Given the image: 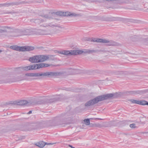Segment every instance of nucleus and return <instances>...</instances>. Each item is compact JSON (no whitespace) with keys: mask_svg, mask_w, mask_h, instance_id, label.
I'll list each match as a JSON object with an SVG mask.
<instances>
[{"mask_svg":"<svg viewBox=\"0 0 148 148\" xmlns=\"http://www.w3.org/2000/svg\"><path fill=\"white\" fill-rule=\"evenodd\" d=\"M61 74L60 72H45L28 73L25 74V76L30 77H51L60 76Z\"/></svg>","mask_w":148,"mask_h":148,"instance_id":"nucleus-1","label":"nucleus"},{"mask_svg":"<svg viewBox=\"0 0 148 148\" xmlns=\"http://www.w3.org/2000/svg\"><path fill=\"white\" fill-rule=\"evenodd\" d=\"M114 95L113 94H108L106 95L98 96L95 98L91 99L86 102L85 106L86 107H88L92 106L98 103L99 102L104 100L107 99L108 98L113 97Z\"/></svg>","mask_w":148,"mask_h":148,"instance_id":"nucleus-2","label":"nucleus"},{"mask_svg":"<svg viewBox=\"0 0 148 148\" xmlns=\"http://www.w3.org/2000/svg\"><path fill=\"white\" fill-rule=\"evenodd\" d=\"M5 32L14 33L16 36H21V29H16L10 26H0V36L1 33Z\"/></svg>","mask_w":148,"mask_h":148,"instance_id":"nucleus-3","label":"nucleus"},{"mask_svg":"<svg viewBox=\"0 0 148 148\" xmlns=\"http://www.w3.org/2000/svg\"><path fill=\"white\" fill-rule=\"evenodd\" d=\"M51 65L45 63H40L38 64H34L25 67H21L18 69L19 70H23L25 71L39 69L41 68L48 67Z\"/></svg>","mask_w":148,"mask_h":148,"instance_id":"nucleus-4","label":"nucleus"},{"mask_svg":"<svg viewBox=\"0 0 148 148\" xmlns=\"http://www.w3.org/2000/svg\"><path fill=\"white\" fill-rule=\"evenodd\" d=\"M68 13L67 12H56V14L49 12L48 14H43L41 15V16L45 18L50 20L51 19H55L57 15L66 16L67 14Z\"/></svg>","mask_w":148,"mask_h":148,"instance_id":"nucleus-5","label":"nucleus"},{"mask_svg":"<svg viewBox=\"0 0 148 148\" xmlns=\"http://www.w3.org/2000/svg\"><path fill=\"white\" fill-rule=\"evenodd\" d=\"M10 48L11 49L19 51H29L34 49V47H32L29 46L20 47L17 45L11 46Z\"/></svg>","mask_w":148,"mask_h":148,"instance_id":"nucleus-6","label":"nucleus"},{"mask_svg":"<svg viewBox=\"0 0 148 148\" xmlns=\"http://www.w3.org/2000/svg\"><path fill=\"white\" fill-rule=\"evenodd\" d=\"M44 56L43 55H38L30 57L28 60L32 63H37L44 62Z\"/></svg>","mask_w":148,"mask_h":148,"instance_id":"nucleus-7","label":"nucleus"},{"mask_svg":"<svg viewBox=\"0 0 148 148\" xmlns=\"http://www.w3.org/2000/svg\"><path fill=\"white\" fill-rule=\"evenodd\" d=\"M34 34H37L38 35H52L53 33L51 32L50 30H46L42 29H34Z\"/></svg>","mask_w":148,"mask_h":148,"instance_id":"nucleus-8","label":"nucleus"},{"mask_svg":"<svg viewBox=\"0 0 148 148\" xmlns=\"http://www.w3.org/2000/svg\"><path fill=\"white\" fill-rule=\"evenodd\" d=\"M56 53L66 56L76 55V50L70 51L62 50L60 51H57Z\"/></svg>","mask_w":148,"mask_h":148,"instance_id":"nucleus-9","label":"nucleus"},{"mask_svg":"<svg viewBox=\"0 0 148 148\" xmlns=\"http://www.w3.org/2000/svg\"><path fill=\"white\" fill-rule=\"evenodd\" d=\"M34 29H21V36L31 35L34 34Z\"/></svg>","mask_w":148,"mask_h":148,"instance_id":"nucleus-10","label":"nucleus"},{"mask_svg":"<svg viewBox=\"0 0 148 148\" xmlns=\"http://www.w3.org/2000/svg\"><path fill=\"white\" fill-rule=\"evenodd\" d=\"M102 43H106V45L109 46H116L118 45L117 42L113 40L104 39H102Z\"/></svg>","mask_w":148,"mask_h":148,"instance_id":"nucleus-11","label":"nucleus"},{"mask_svg":"<svg viewBox=\"0 0 148 148\" xmlns=\"http://www.w3.org/2000/svg\"><path fill=\"white\" fill-rule=\"evenodd\" d=\"M60 97H58L53 99H45V101L47 103H52L55 101L56 100H60L65 99L62 95H60Z\"/></svg>","mask_w":148,"mask_h":148,"instance_id":"nucleus-12","label":"nucleus"},{"mask_svg":"<svg viewBox=\"0 0 148 148\" xmlns=\"http://www.w3.org/2000/svg\"><path fill=\"white\" fill-rule=\"evenodd\" d=\"M44 61L47 60L54 61L57 59V58L55 57V55H44Z\"/></svg>","mask_w":148,"mask_h":148,"instance_id":"nucleus-13","label":"nucleus"},{"mask_svg":"<svg viewBox=\"0 0 148 148\" xmlns=\"http://www.w3.org/2000/svg\"><path fill=\"white\" fill-rule=\"evenodd\" d=\"M116 18L114 17L110 18L106 16L99 17L98 19L99 20L103 21H115L116 20Z\"/></svg>","mask_w":148,"mask_h":148,"instance_id":"nucleus-14","label":"nucleus"},{"mask_svg":"<svg viewBox=\"0 0 148 148\" xmlns=\"http://www.w3.org/2000/svg\"><path fill=\"white\" fill-rule=\"evenodd\" d=\"M88 49L76 50V55L84 54H88Z\"/></svg>","mask_w":148,"mask_h":148,"instance_id":"nucleus-15","label":"nucleus"},{"mask_svg":"<svg viewBox=\"0 0 148 148\" xmlns=\"http://www.w3.org/2000/svg\"><path fill=\"white\" fill-rule=\"evenodd\" d=\"M46 144H47V143H45L43 141H40L38 142H37L35 143V145L37 146L40 148H43Z\"/></svg>","mask_w":148,"mask_h":148,"instance_id":"nucleus-16","label":"nucleus"},{"mask_svg":"<svg viewBox=\"0 0 148 148\" xmlns=\"http://www.w3.org/2000/svg\"><path fill=\"white\" fill-rule=\"evenodd\" d=\"M105 1L108 2L115 1V2L119 4L122 3H124L123 0H99V1L101 2H104Z\"/></svg>","mask_w":148,"mask_h":148,"instance_id":"nucleus-17","label":"nucleus"},{"mask_svg":"<svg viewBox=\"0 0 148 148\" xmlns=\"http://www.w3.org/2000/svg\"><path fill=\"white\" fill-rule=\"evenodd\" d=\"M20 3L18 2H13L11 3H5L3 4V6L5 7H8L10 6L18 5L20 4Z\"/></svg>","mask_w":148,"mask_h":148,"instance_id":"nucleus-18","label":"nucleus"},{"mask_svg":"<svg viewBox=\"0 0 148 148\" xmlns=\"http://www.w3.org/2000/svg\"><path fill=\"white\" fill-rule=\"evenodd\" d=\"M28 103V102L25 100H22L16 103L17 105H18L23 106Z\"/></svg>","mask_w":148,"mask_h":148,"instance_id":"nucleus-19","label":"nucleus"},{"mask_svg":"<svg viewBox=\"0 0 148 148\" xmlns=\"http://www.w3.org/2000/svg\"><path fill=\"white\" fill-rule=\"evenodd\" d=\"M68 13L67 14L66 16H70L71 17H77L79 16V14H76L75 13H71L70 12H67Z\"/></svg>","mask_w":148,"mask_h":148,"instance_id":"nucleus-20","label":"nucleus"},{"mask_svg":"<svg viewBox=\"0 0 148 148\" xmlns=\"http://www.w3.org/2000/svg\"><path fill=\"white\" fill-rule=\"evenodd\" d=\"M56 25L54 24H53L52 23H50L48 24H44L43 25H41V26L45 27H54L56 26Z\"/></svg>","mask_w":148,"mask_h":148,"instance_id":"nucleus-21","label":"nucleus"},{"mask_svg":"<svg viewBox=\"0 0 148 148\" xmlns=\"http://www.w3.org/2000/svg\"><path fill=\"white\" fill-rule=\"evenodd\" d=\"M103 51L100 50H95L93 49H88V54H92L93 53H95L97 52H100V51Z\"/></svg>","mask_w":148,"mask_h":148,"instance_id":"nucleus-22","label":"nucleus"},{"mask_svg":"<svg viewBox=\"0 0 148 148\" xmlns=\"http://www.w3.org/2000/svg\"><path fill=\"white\" fill-rule=\"evenodd\" d=\"M102 39L97 38V39H92L91 41L92 42H102Z\"/></svg>","mask_w":148,"mask_h":148,"instance_id":"nucleus-23","label":"nucleus"},{"mask_svg":"<svg viewBox=\"0 0 148 148\" xmlns=\"http://www.w3.org/2000/svg\"><path fill=\"white\" fill-rule=\"evenodd\" d=\"M147 101L144 100H142L139 101V105H147Z\"/></svg>","mask_w":148,"mask_h":148,"instance_id":"nucleus-24","label":"nucleus"},{"mask_svg":"<svg viewBox=\"0 0 148 148\" xmlns=\"http://www.w3.org/2000/svg\"><path fill=\"white\" fill-rule=\"evenodd\" d=\"M130 40L133 41H136L137 39H138V37L136 36H131L130 37Z\"/></svg>","mask_w":148,"mask_h":148,"instance_id":"nucleus-25","label":"nucleus"},{"mask_svg":"<svg viewBox=\"0 0 148 148\" xmlns=\"http://www.w3.org/2000/svg\"><path fill=\"white\" fill-rule=\"evenodd\" d=\"M71 71L73 72V74H77L79 73V70L77 69H71Z\"/></svg>","mask_w":148,"mask_h":148,"instance_id":"nucleus-26","label":"nucleus"},{"mask_svg":"<svg viewBox=\"0 0 148 148\" xmlns=\"http://www.w3.org/2000/svg\"><path fill=\"white\" fill-rule=\"evenodd\" d=\"M55 27L56 30L57 31H61L62 29L63 28L62 27L58 25H56Z\"/></svg>","mask_w":148,"mask_h":148,"instance_id":"nucleus-27","label":"nucleus"},{"mask_svg":"<svg viewBox=\"0 0 148 148\" xmlns=\"http://www.w3.org/2000/svg\"><path fill=\"white\" fill-rule=\"evenodd\" d=\"M84 121L86 125H88L90 124V121L89 119H85Z\"/></svg>","mask_w":148,"mask_h":148,"instance_id":"nucleus-28","label":"nucleus"},{"mask_svg":"<svg viewBox=\"0 0 148 148\" xmlns=\"http://www.w3.org/2000/svg\"><path fill=\"white\" fill-rule=\"evenodd\" d=\"M130 101L132 103L139 104V101L133 99L130 100Z\"/></svg>","mask_w":148,"mask_h":148,"instance_id":"nucleus-29","label":"nucleus"},{"mask_svg":"<svg viewBox=\"0 0 148 148\" xmlns=\"http://www.w3.org/2000/svg\"><path fill=\"white\" fill-rule=\"evenodd\" d=\"M129 126L131 128H135L136 127V125L134 123L130 124Z\"/></svg>","mask_w":148,"mask_h":148,"instance_id":"nucleus-30","label":"nucleus"},{"mask_svg":"<svg viewBox=\"0 0 148 148\" xmlns=\"http://www.w3.org/2000/svg\"><path fill=\"white\" fill-rule=\"evenodd\" d=\"M5 14H12V13H16V12H14L13 10L11 12L5 11L4 12Z\"/></svg>","mask_w":148,"mask_h":148,"instance_id":"nucleus-31","label":"nucleus"},{"mask_svg":"<svg viewBox=\"0 0 148 148\" xmlns=\"http://www.w3.org/2000/svg\"><path fill=\"white\" fill-rule=\"evenodd\" d=\"M13 82L12 80L10 79H7L5 81H4L3 82Z\"/></svg>","mask_w":148,"mask_h":148,"instance_id":"nucleus-32","label":"nucleus"},{"mask_svg":"<svg viewBox=\"0 0 148 148\" xmlns=\"http://www.w3.org/2000/svg\"><path fill=\"white\" fill-rule=\"evenodd\" d=\"M25 137L24 136L22 137V138H19L18 139H15V140L16 141H17L18 140H22L24 139Z\"/></svg>","mask_w":148,"mask_h":148,"instance_id":"nucleus-33","label":"nucleus"},{"mask_svg":"<svg viewBox=\"0 0 148 148\" xmlns=\"http://www.w3.org/2000/svg\"><path fill=\"white\" fill-rule=\"evenodd\" d=\"M115 73L116 75L122 74H123V72L122 71H118L116 72Z\"/></svg>","mask_w":148,"mask_h":148,"instance_id":"nucleus-34","label":"nucleus"},{"mask_svg":"<svg viewBox=\"0 0 148 148\" xmlns=\"http://www.w3.org/2000/svg\"><path fill=\"white\" fill-rule=\"evenodd\" d=\"M145 123V121H142L141 120H140V122H139V124L142 125H144Z\"/></svg>","mask_w":148,"mask_h":148,"instance_id":"nucleus-35","label":"nucleus"},{"mask_svg":"<svg viewBox=\"0 0 148 148\" xmlns=\"http://www.w3.org/2000/svg\"><path fill=\"white\" fill-rule=\"evenodd\" d=\"M144 41L146 42V44L148 45V38H145L144 39Z\"/></svg>","mask_w":148,"mask_h":148,"instance_id":"nucleus-36","label":"nucleus"},{"mask_svg":"<svg viewBox=\"0 0 148 148\" xmlns=\"http://www.w3.org/2000/svg\"><path fill=\"white\" fill-rule=\"evenodd\" d=\"M90 127H94L95 126V125H94L93 124L91 123L90 124Z\"/></svg>","mask_w":148,"mask_h":148,"instance_id":"nucleus-37","label":"nucleus"},{"mask_svg":"<svg viewBox=\"0 0 148 148\" xmlns=\"http://www.w3.org/2000/svg\"><path fill=\"white\" fill-rule=\"evenodd\" d=\"M63 124H65L67 125V123H59V124L60 125H62Z\"/></svg>","mask_w":148,"mask_h":148,"instance_id":"nucleus-38","label":"nucleus"},{"mask_svg":"<svg viewBox=\"0 0 148 148\" xmlns=\"http://www.w3.org/2000/svg\"><path fill=\"white\" fill-rule=\"evenodd\" d=\"M56 143H47V145H52Z\"/></svg>","mask_w":148,"mask_h":148,"instance_id":"nucleus-39","label":"nucleus"},{"mask_svg":"<svg viewBox=\"0 0 148 148\" xmlns=\"http://www.w3.org/2000/svg\"><path fill=\"white\" fill-rule=\"evenodd\" d=\"M144 91L142 90L139 91V94H142L143 93Z\"/></svg>","mask_w":148,"mask_h":148,"instance_id":"nucleus-40","label":"nucleus"},{"mask_svg":"<svg viewBox=\"0 0 148 148\" xmlns=\"http://www.w3.org/2000/svg\"><path fill=\"white\" fill-rule=\"evenodd\" d=\"M69 146L71 147V148H74V147H73L72 145H69Z\"/></svg>","mask_w":148,"mask_h":148,"instance_id":"nucleus-41","label":"nucleus"},{"mask_svg":"<svg viewBox=\"0 0 148 148\" xmlns=\"http://www.w3.org/2000/svg\"><path fill=\"white\" fill-rule=\"evenodd\" d=\"M39 21V19H36L35 20L34 22L35 23H36L37 22Z\"/></svg>","mask_w":148,"mask_h":148,"instance_id":"nucleus-42","label":"nucleus"},{"mask_svg":"<svg viewBox=\"0 0 148 148\" xmlns=\"http://www.w3.org/2000/svg\"><path fill=\"white\" fill-rule=\"evenodd\" d=\"M32 113V111H30L29 112H28L27 113V114H30Z\"/></svg>","mask_w":148,"mask_h":148,"instance_id":"nucleus-43","label":"nucleus"},{"mask_svg":"<svg viewBox=\"0 0 148 148\" xmlns=\"http://www.w3.org/2000/svg\"><path fill=\"white\" fill-rule=\"evenodd\" d=\"M140 118H142L143 119H145V117L143 115L142 116H140Z\"/></svg>","mask_w":148,"mask_h":148,"instance_id":"nucleus-44","label":"nucleus"},{"mask_svg":"<svg viewBox=\"0 0 148 148\" xmlns=\"http://www.w3.org/2000/svg\"><path fill=\"white\" fill-rule=\"evenodd\" d=\"M25 79H26L25 78V79H19V80H18L17 81H18L19 80H25Z\"/></svg>","mask_w":148,"mask_h":148,"instance_id":"nucleus-45","label":"nucleus"},{"mask_svg":"<svg viewBox=\"0 0 148 148\" xmlns=\"http://www.w3.org/2000/svg\"><path fill=\"white\" fill-rule=\"evenodd\" d=\"M2 52V51L0 49V53H1V52Z\"/></svg>","mask_w":148,"mask_h":148,"instance_id":"nucleus-46","label":"nucleus"},{"mask_svg":"<svg viewBox=\"0 0 148 148\" xmlns=\"http://www.w3.org/2000/svg\"><path fill=\"white\" fill-rule=\"evenodd\" d=\"M148 105V102H147V105Z\"/></svg>","mask_w":148,"mask_h":148,"instance_id":"nucleus-47","label":"nucleus"},{"mask_svg":"<svg viewBox=\"0 0 148 148\" xmlns=\"http://www.w3.org/2000/svg\"><path fill=\"white\" fill-rule=\"evenodd\" d=\"M99 119V120H102V119Z\"/></svg>","mask_w":148,"mask_h":148,"instance_id":"nucleus-48","label":"nucleus"},{"mask_svg":"<svg viewBox=\"0 0 148 148\" xmlns=\"http://www.w3.org/2000/svg\"><path fill=\"white\" fill-rule=\"evenodd\" d=\"M63 126H64V125H63Z\"/></svg>","mask_w":148,"mask_h":148,"instance_id":"nucleus-49","label":"nucleus"},{"mask_svg":"<svg viewBox=\"0 0 148 148\" xmlns=\"http://www.w3.org/2000/svg\"><path fill=\"white\" fill-rule=\"evenodd\" d=\"M74 148H75L74 147Z\"/></svg>","mask_w":148,"mask_h":148,"instance_id":"nucleus-50","label":"nucleus"}]
</instances>
